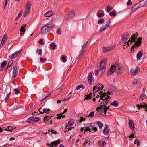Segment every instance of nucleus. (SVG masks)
I'll return each instance as SVG.
<instances>
[{
	"label": "nucleus",
	"instance_id": "1",
	"mask_svg": "<svg viewBox=\"0 0 147 147\" xmlns=\"http://www.w3.org/2000/svg\"><path fill=\"white\" fill-rule=\"evenodd\" d=\"M115 71L118 75L123 73L125 71L123 66L121 64L116 63L114 65L111 66L109 73L112 74Z\"/></svg>",
	"mask_w": 147,
	"mask_h": 147
},
{
	"label": "nucleus",
	"instance_id": "2",
	"mask_svg": "<svg viewBox=\"0 0 147 147\" xmlns=\"http://www.w3.org/2000/svg\"><path fill=\"white\" fill-rule=\"evenodd\" d=\"M54 26V25L53 24H49L47 25L44 26L42 28L41 33V34H45L48 32Z\"/></svg>",
	"mask_w": 147,
	"mask_h": 147
},
{
	"label": "nucleus",
	"instance_id": "3",
	"mask_svg": "<svg viewBox=\"0 0 147 147\" xmlns=\"http://www.w3.org/2000/svg\"><path fill=\"white\" fill-rule=\"evenodd\" d=\"M104 86L100 83H98L93 88V91L94 92H96L100 90L103 89Z\"/></svg>",
	"mask_w": 147,
	"mask_h": 147
},
{
	"label": "nucleus",
	"instance_id": "4",
	"mask_svg": "<svg viewBox=\"0 0 147 147\" xmlns=\"http://www.w3.org/2000/svg\"><path fill=\"white\" fill-rule=\"evenodd\" d=\"M74 121L73 119H71L68 122V124H66V131H69V130L71 129L73 127H71V126L74 124Z\"/></svg>",
	"mask_w": 147,
	"mask_h": 147
},
{
	"label": "nucleus",
	"instance_id": "5",
	"mask_svg": "<svg viewBox=\"0 0 147 147\" xmlns=\"http://www.w3.org/2000/svg\"><path fill=\"white\" fill-rule=\"evenodd\" d=\"M99 68L100 69V71L101 73H103L105 70L106 66L105 65V61L104 60L101 61L100 62Z\"/></svg>",
	"mask_w": 147,
	"mask_h": 147
},
{
	"label": "nucleus",
	"instance_id": "6",
	"mask_svg": "<svg viewBox=\"0 0 147 147\" xmlns=\"http://www.w3.org/2000/svg\"><path fill=\"white\" fill-rule=\"evenodd\" d=\"M142 38V37H140L137 39V41L135 42L134 45L131 47V51L134 48L137 46H140L141 45L142 43L141 40Z\"/></svg>",
	"mask_w": 147,
	"mask_h": 147
},
{
	"label": "nucleus",
	"instance_id": "7",
	"mask_svg": "<svg viewBox=\"0 0 147 147\" xmlns=\"http://www.w3.org/2000/svg\"><path fill=\"white\" fill-rule=\"evenodd\" d=\"M140 70L139 67H136L135 68H131L130 70L131 75L132 76H134Z\"/></svg>",
	"mask_w": 147,
	"mask_h": 147
},
{
	"label": "nucleus",
	"instance_id": "8",
	"mask_svg": "<svg viewBox=\"0 0 147 147\" xmlns=\"http://www.w3.org/2000/svg\"><path fill=\"white\" fill-rule=\"evenodd\" d=\"M98 102L99 103V104L100 105V107H98L96 109V111H102V107H106V106L105 105L103 104V100H102V99H100L99 100V101H98Z\"/></svg>",
	"mask_w": 147,
	"mask_h": 147
},
{
	"label": "nucleus",
	"instance_id": "9",
	"mask_svg": "<svg viewBox=\"0 0 147 147\" xmlns=\"http://www.w3.org/2000/svg\"><path fill=\"white\" fill-rule=\"evenodd\" d=\"M129 37V32H127L122 35L121 40L123 42H126Z\"/></svg>",
	"mask_w": 147,
	"mask_h": 147
},
{
	"label": "nucleus",
	"instance_id": "10",
	"mask_svg": "<svg viewBox=\"0 0 147 147\" xmlns=\"http://www.w3.org/2000/svg\"><path fill=\"white\" fill-rule=\"evenodd\" d=\"M137 33L133 34L131 36V38L129 39L128 42H127V44L128 45V46H129V42H130L132 43V42H134L135 39L137 38V36L138 35Z\"/></svg>",
	"mask_w": 147,
	"mask_h": 147
},
{
	"label": "nucleus",
	"instance_id": "11",
	"mask_svg": "<svg viewBox=\"0 0 147 147\" xmlns=\"http://www.w3.org/2000/svg\"><path fill=\"white\" fill-rule=\"evenodd\" d=\"M137 33L133 34L131 36V38L129 39L128 42H127V44L128 45V46H129V42H130L132 43V42H134L135 39L137 38V36L138 35Z\"/></svg>",
	"mask_w": 147,
	"mask_h": 147
},
{
	"label": "nucleus",
	"instance_id": "12",
	"mask_svg": "<svg viewBox=\"0 0 147 147\" xmlns=\"http://www.w3.org/2000/svg\"><path fill=\"white\" fill-rule=\"evenodd\" d=\"M60 140L59 139L56 140L54 142H51L50 144H47L50 147H53V146L54 145V146H57V145L59 144H60Z\"/></svg>",
	"mask_w": 147,
	"mask_h": 147
},
{
	"label": "nucleus",
	"instance_id": "13",
	"mask_svg": "<svg viewBox=\"0 0 147 147\" xmlns=\"http://www.w3.org/2000/svg\"><path fill=\"white\" fill-rule=\"evenodd\" d=\"M7 35H5L2 38L1 43L0 44V48L4 45L7 40Z\"/></svg>",
	"mask_w": 147,
	"mask_h": 147
},
{
	"label": "nucleus",
	"instance_id": "14",
	"mask_svg": "<svg viewBox=\"0 0 147 147\" xmlns=\"http://www.w3.org/2000/svg\"><path fill=\"white\" fill-rule=\"evenodd\" d=\"M96 126L97 124L94 122L90 123L89 127H91V129H92L95 132L97 130Z\"/></svg>",
	"mask_w": 147,
	"mask_h": 147
},
{
	"label": "nucleus",
	"instance_id": "15",
	"mask_svg": "<svg viewBox=\"0 0 147 147\" xmlns=\"http://www.w3.org/2000/svg\"><path fill=\"white\" fill-rule=\"evenodd\" d=\"M18 72V69L16 66L13 67V74L12 77L13 78H15L17 75Z\"/></svg>",
	"mask_w": 147,
	"mask_h": 147
},
{
	"label": "nucleus",
	"instance_id": "16",
	"mask_svg": "<svg viewBox=\"0 0 147 147\" xmlns=\"http://www.w3.org/2000/svg\"><path fill=\"white\" fill-rule=\"evenodd\" d=\"M88 82L89 84L90 85L92 84V81L93 80V77L92 76V72H90L89 74L88 75Z\"/></svg>",
	"mask_w": 147,
	"mask_h": 147
},
{
	"label": "nucleus",
	"instance_id": "17",
	"mask_svg": "<svg viewBox=\"0 0 147 147\" xmlns=\"http://www.w3.org/2000/svg\"><path fill=\"white\" fill-rule=\"evenodd\" d=\"M68 18H71L74 17L75 16V13L72 10L69 11L68 13Z\"/></svg>",
	"mask_w": 147,
	"mask_h": 147
},
{
	"label": "nucleus",
	"instance_id": "18",
	"mask_svg": "<svg viewBox=\"0 0 147 147\" xmlns=\"http://www.w3.org/2000/svg\"><path fill=\"white\" fill-rule=\"evenodd\" d=\"M129 124L130 129L131 130H133L134 129L135 126L133 121L130 120L129 121Z\"/></svg>",
	"mask_w": 147,
	"mask_h": 147
},
{
	"label": "nucleus",
	"instance_id": "19",
	"mask_svg": "<svg viewBox=\"0 0 147 147\" xmlns=\"http://www.w3.org/2000/svg\"><path fill=\"white\" fill-rule=\"evenodd\" d=\"M140 5L139 3H137L132 8V11H136L140 7Z\"/></svg>",
	"mask_w": 147,
	"mask_h": 147
},
{
	"label": "nucleus",
	"instance_id": "20",
	"mask_svg": "<svg viewBox=\"0 0 147 147\" xmlns=\"http://www.w3.org/2000/svg\"><path fill=\"white\" fill-rule=\"evenodd\" d=\"M108 126L107 125H105V127L103 130V133L105 134H108L109 133Z\"/></svg>",
	"mask_w": 147,
	"mask_h": 147
},
{
	"label": "nucleus",
	"instance_id": "21",
	"mask_svg": "<svg viewBox=\"0 0 147 147\" xmlns=\"http://www.w3.org/2000/svg\"><path fill=\"white\" fill-rule=\"evenodd\" d=\"M104 51V52H107L113 49L112 46H109L108 47H104L103 48Z\"/></svg>",
	"mask_w": 147,
	"mask_h": 147
},
{
	"label": "nucleus",
	"instance_id": "22",
	"mask_svg": "<svg viewBox=\"0 0 147 147\" xmlns=\"http://www.w3.org/2000/svg\"><path fill=\"white\" fill-rule=\"evenodd\" d=\"M26 26V24H23L22 26L21 27L20 31L21 32H23V34L24 33L26 30L25 28Z\"/></svg>",
	"mask_w": 147,
	"mask_h": 147
},
{
	"label": "nucleus",
	"instance_id": "23",
	"mask_svg": "<svg viewBox=\"0 0 147 147\" xmlns=\"http://www.w3.org/2000/svg\"><path fill=\"white\" fill-rule=\"evenodd\" d=\"M15 128V127L13 126H9L7 127L6 129H5L6 131H9L12 132V130Z\"/></svg>",
	"mask_w": 147,
	"mask_h": 147
},
{
	"label": "nucleus",
	"instance_id": "24",
	"mask_svg": "<svg viewBox=\"0 0 147 147\" xmlns=\"http://www.w3.org/2000/svg\"><path fill=\"white\" fill-rule=\"evenodd\" d=\"M109 26L107 25H105V26L102 25L100 29V32H102L105 29L107 28Z\"/></svg>",
	"mask_w": 147,
	"mask_h": 147
},
{
	"label": "nucleus",
	"instance_id": "25",
	"mask_svg": "<svg viewBox=\"0 0 147 147\" xmlns=\"http://www.w3.org/2000/svg\"><path fill=\"white\" fill-rule=\"evenodd\" d=\"M42 111V113H45L48 114L50 113V109H49L45 108L43 109Z\"/></svg>",
	"mask_w": 147,
	"mask_h": 147
},
{
	"label": "nucleus",
	"instance_id": "26",
	"mask_svg": "<svg viewBox=\"0 0 147 147\" xmlns=\"http://www.w3.org/2000/svg\"><path fill=\"white\" fill-rule=\"evenodd\" d=\"M110 105H113L115 107H117L118 105L119 102L116 100H114L112 103H111Z\"/></svg>",
	"mask_w": 147,
	"mask_h": 147
},
{
	"label": "nucleus",
	"instance_id": "27",
	"mask_svg": "<svg viewBox=\"0 0 147 147\" xmlns=\"http://www.w3.org/2000/svg\"><path fill=\"white\" fill-rule=\"evenodd\" d=\"M52 14V12L51 11L47 12L44 14V16L46 17H49Z\"/></svg>",
	"mask_w": 147,
	"mask_h": 147
},
{
	"label": "nucleus",
	"instance_id": "28",
	"mask_svg": "<svg viewBox=\"0 0 147 147\" xmlns=\"http://www.w3.org/2000/svg\"><path fill=\"white\" fill-rule=\"evenodd\" d=\"M137 106L138 108V109H139L140 108H142L145 107V103L143 102L142 104H140V105L137 104L136 105Z\"/></svg>",
	"mask_w": 147,
	"mask_h": 147
},
{
	"label": "nucleus",
	"instance_id": "29",
	"mask_svg": "<svg viewBox=\"0 0 147 147\" xmlns=\"http://www.w3.org/2000/svg\"><path fill=\"white\" fill-rule=\"evenodd\" d=\"M142 54L141 51L138 52V53L137 54L136 57L137 59H140L142 56Z\"/></svg>",
	"mask_w": 147,
	"mask_h": 147
},
{
	"label": "nucleus",
	"instance_id": "30",
	"mask_svg": "<svg viewBox=\"0 0 147 147\" xmlns=\"http://www.w3.org/2000/svg\"><path fill=\"white\" fill-rule=\"evenodd\" d=\"M85 86L83 84H80L76 88V89L77 90H79L80 88H82V89H84L85 88Z\"/></svg>",
	"mask_w": 147,
	"mask_h": 147
},
{
	"label": "nucleus",
	"instance_id": "31",
	"mask_svg": "<svg viewBox=\"0 0 147 147\" xmlns=\"http://www.w3.org/2000/svg\"><path fill=\"white\" fill-rule=\"evenodd\" d=\"M85 50H82V51L81 53L79 54V55L78 56V57L77 58V59H78L81 58L83 55V53H85Z\"/></svg>",
	"mask_w": 147,
	"mask_h": 147
},
{
	"label": "nucleus",
	"instance_id": "32",
	"mask_svg": "<svg viewBox=\"0 0 147 147\" xmlns=\"http://www.w3.org/2000/svg\"><path fill=\"white\" fill-rule=\"evenodd\" d=\"M115 12V10H113L112 12H110L109 13V15L111 16H115L116 15Z\"/></svg>",
	"mask_w": 147,
	"mask_h": 147
},
{
	"label": "nucleus",
	"instance_id": "33",
	"mask_svg": "<svg viewBox=\"0 0 147 147\" xmlns=\"http://www.w3.org/2000/svg\"><path fill=\"white\" fill-rule=\"evenodd\" d=\"M115 89L114 87H111V89L110 90V91H108L107 93H108V95H109L110 94V93L112 92H115Z\"/></svg>",
	"mask_w": 147,
	"mask_h": 147
},
{
	"label": "nucleus",
	"instance_id": "34",
	"mask_svg": "<svg viewBox=\"0 0 147 147\" xmlns=\"http://www.w3.org/2000/svg\"><path fill=\"white\" fill-rule=\"evenodd\" d=\"M21 50H18V51H16L14 53V54H15V57H17L18 56V55L21 53Z\"/></svg>",
	"mask_w": 147,
	"mask_h": 147
},
{
	"label": "nucleus",
	"instance_id": "35",
	"mask_svg": "<svg viewBox=\"0 0 147 147\" xmlns=\"http://www.w3.org/2000/svg\"><path fill=\"white\" fill-rule=\"evenodd\" d=\"M31 8V6L29 1L27 2V5L26 9L30 10Z\"/></svg>",
	"mask_w": 147,
	"mask_h": 147
},
{
	"label": "nucleus",
	"instance_id": "36",
	"mask_svg": "<svg viewBox=\"0 0 147 147\" xmlns=\"http://www.w3.org/2000/svg\"><path fill=\"white\" fill-rule=\"evenodd\" d=\"M11 93V92H10L7 95V96H6V97L5 99V102H7V101L9 98V97H10V96Z\"/></svg>",
	"mask_w": 147,
	"mask_h": 147
},
{
	"label": "nucleus",
	"instance_id": "37",
	"mask_svg": "<svg viewBox=\"0 0 147 147\" xmlns=\"http://www.w3.org/2000/svg\"><path fill=\"white\" fill-rule=\"evenodd\" d=\"M50 46L51 47L53 50H55V49L56 45L54 43H51L50 44Z\"/></svg>",
	"mask_w": 147,
	"mask_h": 147
},
{
	"label": "nucleus",
	"instance_id": "38",
	"mask_svg": "<svg viewBox=\"0 0 147 147\" xmlns=\"http://www.w3.org/2000/svg\"><path fill=\"white\" fill-rule=\"evenodd\" d=\"M97 124L98 125L99 128H102L103 126L102 123L99 121H97Z\"/></svg>",
	"mask_w": 147,
	"mask_h": 147
},
{
	"label": "nucleus",
	"instance_id": "39",
	"mask_svg": "<svg viewBox=\"0 0 147 147\" xmlns=\"http://www.w3.org/2000/svg\"><path fill=\"white\" fill-rule=\"evenodd\" d=\"M84 133H85V132H86L88 131H89V132H90V130L91 129L89 127H84Z\"/></svg>",
	"mask_w": 147,
	"mask_h": 147
},
{
	"label": "nucleus",
	"instance_id": "40",
	"mask_svg": "<svg viewBox=\"0 0 147 147\" xmlns=\"http://www.w3.org/2000/svg\"><path fill=\"white\" fill-rule=\"evenodd\" d=\"M39 119L38 117H33V123H35L38 121H39Z\"/></svg>",
	"mask_w": 147,
	"mask_h": 147
},
{
	"label": "nucleus",
	"instance_id": "41",
	"mask_svg": "<svg viewBox=\"0 0 147 147\" xmlns=\"http://www.w3.org/2000/svg\"><path fill=\"white\" fill-rule=\"evenodd\" d=\"M33 117H30L27 119V121L28 123H33Z\"/></svg>",
	"mask_w": 147,
	"mask_h": 147
},
{
	"label": "nucleus",
	"instance_id": "42",
	"mask_svg": "<svg viewBox=\"0 0 147 147\" xmlns=\"http://www.w3.org/2000/svg\"><path fill=\"white\" fill-rule=\"evenodd\" d=\"M30 13V10H27L26 9L25 13L24 14V17H25L26 16L29 14Z\"/></svg>",
	"mask_w": 147,
	"mask_h": 147
},
{
	"label": "nucleus",
	"instance_id": "43",
	"mask_svg": "<svg viewBox=\"0 0 147 147\" xmlns=\"http://www.w3.org/2000/svg\"><path fill=\"white\" fill-rule=\"evenodd\" d=\"M36 52L38 53V54L41 55L42 53V50L41 49H40L38 48Z\"/></svg>",
	"mask_w": 147,
	"mask_h": 147
},
{
	"label": "nucleus",
	"instance_id": "44",
	"mask_svg": "<svg viewBox=\"0 0 147 147\" xmlns=\"http://www.w3.org/2000/svg\"><path fill=\"white\" fill-rule=\"evenodd\" d=\"M6 64L7 61H6L5 60L1 63V67H4L6 65Z\"/></svg>",
	"mask_w": 147,
	"mask_h": 147
},
{
	"label": "nucleus",
	"instance_id": "45",
	"mask_svg": "<svg viewBox=\"0 0 147 147\" xmlns=\"http://www.w3.org/2000/svg\"><path fill=\"white\" fill-rule=\"evenodd\" d=\"M40 60L41 62H44L47 60L46 58H43L42 57H40Z\"/></svg>",
	"mask_w": 147,
	"mask_h": 147
},
{
	"label": "nucleus",
	"instance_id": "46",
	"mask_svg": "<svg viewBox=\"0 0 147 147\" xmlns=\"http://www.w3.org/2000/svg\"><path fill=\"white\" fill-rule=\"evenodd\" d=\"M111 19H110L107 20L106 22V25H107L108 26H109L110 25V24L111 22Z\"/></svg>",
	"mask_w": 147,
	"mask_h": 147
},
{
	"label": "nucleus",
	"instance_id": "47",
	"mask_svg": "<svg viewBox=\"0 0 147 147\" xmlns=\"http://www.w3.org/2000/svg\"><path fill=\"white\" fill-rule=\"evenodd\" d=\"M102 100H103V104L105 105H107L109 102V100H107L105 99H103Z\"/></svg>",
	"mask_w": 147,
	"mask_h": 147
},
{
	"label": "nucleus",
	"instance_id": "48",
	"mask_svg": "<svg viewBox=\"0 0 147 147\" xmlns=\"http://www.w3.org/2000/svg\"><path fill=\"white\" fill-rule=\"evenodd\" d=\"M134 144H137V146H139L140 145V142L137 139H136L134 141Z\"/></svg>",
	"mask_w": 147,
	"mask_h": 147
},
{
	"label": "nucleus",
	"instance_id": "49",
	"mask_svg": "<svg viewBox=\"0 0 147 147\" xmlns=\"http://www.w3.org/2000/svg\"><path fill=\"white\" fill-rule=\"evenodd\" d=\"M102 107V111H101V112H102L104 111V113L105 114H106V112L107 111V107ZM100 111H99V112H100Z\"/></svg>",
	"mask_w": 147,
	"mask_h": 147
},
{
	"label": "nucleus",
	"instance_id": "50",
	"mask_svg": "<svg viewBox=\"0 0 147 147\" xmlns=\"http://www.w3.org/2000/svg\"><path fill=\"white\" fill-rule=\"evenodd\" d=\"M104 22V20L103 18H101L100 19V20H99L98 21V23L99 24H102Z\"/></svg>",
	"mask_w": 147,
	"mask_h": 147
},
{
	"label": "nucleus",
	"instance_id": "51",
	"mask_svg": "<svg viewBox=\"0 0 147 147\" xmlns=\"http://www.w3.org/2000/svg\"><path fill=\"white\" fill-rule=\"evenodd\" d=\"M62 59L63 60V62H65L67 60L65 57V56L64 55H62L61 56Z\"/></svg>",
	"mask_w": 147,
	"mask_h": 147
},
{
	"label": "nucleus",
	"instance_id": "52",
	"mask_svg": "<svg viewBox=\"0 0 147 147\" xmlns=\"http://www.w3.org/2000/svg\"><path fill=\"white\" fill-rule=\"evenodd\" d=\"M63 114V113H61L59 114V115L58 114H57V115L58 116L57 117V118L59 119H61Z\"/></svg>",
	"mask_w": 147,
	"mask_h": 147
},
{
	"label": "nucleus",
	"instance_id": "53",
	"mask_svg": "<svg viewBox=\"0 0 147 147\" xmlns=\"http://www.w3.org/2000/svg\"><path fill=\"white\" fill-rule=\"evenodd\" d=\"M61 32V29L60 28H59L57 30V34H60Z\"/></svg>",
	"mask_w": 147,
	"mask_h": 147
},
{
	"label": "nucleus",
	"instance_id": "54",
	"mask_svg": "<svg viewBox=\"0 0 147 147\" xmlns=\"http://www.w3.org/2000/svg\"><path fill=\"white\" fill-rule=\"evenodd\" d=\"M14 91H15V93L16 94L19 93L20 92L19 90L17 88H15L14 89Z\"/></svg>",
	"mask_w": 147,
	"mask_h": 147
},
{
	"label": "nucleus",
	"instance_id": "55",
	"mask_svg": "<svg viewBox=\"0 0 147 147\" xmlns=\"http://www.w3.org/2000/svg\"><path fill=\"white\" fill-rule=\"evenodd\" d=\"M94 112H91L88 115V116L90 117H93L94 116Z\"/></svg>",
	"mask_w": 147,
	"mask_h": 147
},
{
	"label": "nucleus",
	"instance_id": "56",
	"mask_svg": "<svg viewBox=\"0 0 147 147\" xmlns=\"http://www.w3.org/2000/svg\"><path fill=\"white\" fill-rule=\"evenodd\" d=\"M48 117V116H45L44 117V123H46L47 122L48 120H49V119H47Z\"/></svg>",
	"mask_w": 147,
	"mask_h": 147
},
{
	"label": "nucleus",
	"instance_id": "57",
	"mask_svg": "<svg viewBox=\"0 0 147 147\" xmlns=\"http://www.w3.org/2000/svg\"><path fill=\"white\" fill-rule=\"evenodd\" d=\"M106 96V94L105 93L102 94L100 96V99H103L104 98H105V96Z\"/></svg>",
	"mask_w": 147,
	"mask_h": 147
},
{
	"label": "nucleus",
	"instance_id": "58",
	"mask_svg": "<svg viewBox=\"0 0 147 147\" xmlns=\"http://www.w3.org/2000/svg\"><path fill=\"white\" fill-rule=\"evenodd\" d=\"M85 96H86V97L85 98L84 100H88L89 99H90L92 97L91 96H90L89 95L87 94V95H85Z\"/></svg>",
	"mask_w": 147,
	"mask_h": 147
},
{
	"label": "nucleus",
	"instance_id": "59",
	"mask_svg": "<svg viewBox=\"0 0 147 147\" xmlns=\"http://www.w3.org/2000/svg\"><path fill=\"white\" fill-rule=\"evenodd\" d=\"M113 9V8L112 7H109V6H107V12H109L110 11V10Z\"/></svg>",
	"mask_w": 147,
	"mask_h": 147
},
{
	"label": "nucleus",
	"instance_id": "60",
	"mask_svg": "<svg viewBox=\"0 0 147 147\" xmlns=\"http://www.w3.org/2000/svg\"><path fill=\"white\" fill-rule=\"evenodd\" d=\"M94 72L95 73V75L97 76H98L99 74V70H95L94 71Z\"/></svg>",
	"mask_w": 147,
	"mask_h": 147
},
{
	"label": "nucleus",
	"instance_id": "61",
	"mask_svg": "<svg viewBox=\"0 0 147 147\" xmlns=\"http://www.w3.org/2000/svg\"><path fill=\"white\" fill-rule=\"evenodd\" d=\"M42 109L41 108L39 109L37 111V113H38V114H39L40 113H42Z\"/></svg>",
	"mask_w": 147,
	"mask_h": 147
},
{
	"label": "nucleus",
	"instance_id": "62",
	"mask_svg": "<svg viewBox=\"0 0 147 147\" xmlns=\"http://www.w3.org/2000/svg\"><path fill=\"white\" fill-rule=\"evenodd\" d=\"M132 4L131 0H128L127 3V5H131Z\"/></svg>",
	"mask_w": 147,
	"mask_h": 147
},
{
	"label": "nucleus",
	"instance_id": "63",
	"mask_svg": "<svg viewBox=\"0 0 147 147\" xmlns=\"http://www.w3.org/2000/svg\"><path fill=\"white\" fill-rule=\"evenodd\" d=\"M12 63L13 62L12 61H9L7 65V68H9V67L11 66Z\"/></svg>",
	"mask_w": 147,
	"mask_h": 147
},
{
	"label": "nucleus",
	"instance_id": "64",
	"mask_svg": "<svg viewBox=\"0 0 147 147\" xmlns=\"http://www.w3.org/2000/svg\"><path fill=\"white\" fill-rule=\"evenodd\" d=\"M11 59H12L14 57H15V55L14 53L12 54L11 55V56H10L9 57Z\"/></svg>",
	"mask_w": 147,
	"mask_h": 147
}]
</instances>
